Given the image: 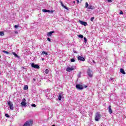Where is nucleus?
<instances>
[{"label":"nucleus","mask_w":126,"mask_h":126,"mask_svg":"<svg viewBox=\"0 0 126 126\" xmlns=\"http://www.w3.org/2000/svg\"><path fill=\"white\" fill-rule=\"evenodd\" d=\"M33 126V121L30 120L27 121L23 126Z\"/></svg>","instance_id":"f257e3e1"},{"label":"nucleus","mask_w":126,"mask_h":126,"mask_svg":"<svg viewBox=\"0 0 126 126\" xmlns=\"http://www.w3.org/2000/svg\"><path fill=\"white\" fill-rule=\"evenodd\" d=\"M100 119H101V115H100V113L96 112L95 114V121H96V122H98Z\"/></svg>","instance_id":"f03ea898"},{"label":"nucleus","mask_w":126,"mask_h":126,"mask_svg":"<svg viewBox=\"0 0 126 126\" xmlns=\"http://www.w3.org/2000/svg\"><path fill=\"white\" fill-rule=\"evenodd\" d=\"M76 88L78 90H83V86L80 84H77L76 85Z\"/></svg>","instance_id":"7ed1b4c3"},{"label":"nucleus","mask_w":126,"mask_h":126,"mask_svg":"<svg viewBox=\"0 0 126 126\" xmlns=\"http://www.w3.org/2000/svg\"><path fill=\"white\" fill-rule=\"evenodd\" d=\"M7 104L10 109V110H13L14 107H13V104L12 103V102H11V101H9L8 102H7Z\"/></svg>","instance_id":"20e7f679"},{"label":"nucleus","mask_w":126,"mask_h":126,"mask_svg":"<svg viewBox=\"0 0 126 126\" xmlns=\"http://www.w3.org/2000/svg\"><path fill=\"white\" fill-rule=\"evenodd\" d=\"M31 66L32 67H33V68H37V69H39V68H40V66L38 64H35V63H32L31 64Z\"/></svg>","instance_id":"39448f33"},{"label":"nucleus","mask_w":126,"mask_h":126,"mask_svg":"<svg viewBox=\"0 0 126 126\" xmlns=\"http://www.w3.org/2000/svg\"><path fill=\"white\" fill-rule=\"evenodd\" d=\"M88 75L90 77H92V76H93V73L92 72V70L89 69L88 70Z\"/></svg>","instance_id":"423d86ee"},{"label":"nucleus","mask_w":126,"mask_h":126,"mask_svg":"<svg viewBox=\"0 0 126 126\" xmlns=\"http://www.w3.org/2000/svg\"><path fill=\"white\" fill-rule=\"evenodd\" d=\"M77 59L78 61H81V62L85 61V58H84V57H83L78 56L77 57Z\"/></svg>","instance_id":"0eeeda50"},{"label":"nucleus","mask_w":126,"mask_h":126,"mask_svg":"<svg viewBox=\"0 0 126 126\" xmlns=\"http://www.w3.org/2000/svg\"><path fill=\"white\" fill-rule=\"evenodd\" d=\"M26 99L25 98H23L22 99V101L21 103V104L22 105V106H26Z\"/></svg>","instance_id":"6e6552de"},{"label":"nucleus","mask_w":126,"mask_h":126,"mask_svg":"<svg viewBox=\"0 0 126 126\" xmlns=\"http://www.w3.org/2000/svg\"><path fill=\"white\" fill-rule=\"evenodd\" d=\"M66 71H68V72H70L71 70H74V67L72 66L71 67H67L66 69Z\"/></svg>","instance_id":"1a4fd4ad"},{"label":"nucleus","mask_w":126,"mask_h":126,"mask_svg":"<svg viewBox=\"0 0 126 126\" xmlns=\"http://www.w3.org/2000/svg\"><path fill=\"white\" fill-rule=\"evenodd\" d=\"M60 3H61L62 6H63V7L65 8V9L68 10V8L67 7H66V6H65L62 1H60Z\"/></svg>","instance_id":"9d476101"},{"label":"nucleus","mask_w":126,"mask_h":126,"mask_svg":"<svg viewBox=\"0 0 126 126\" xmlns=\"http://www.w3.org/2000/svg\"><path fill=\"white\" fill-rule=\"evenodd\" d=\"M53 33H55V32L52 31V32H48L47 34L48 37H51V36H52Z\"/></svg>","instance_id":"9b49d317"},{"label":"nucleus","mask_w":126,"mask_h":126,"mask_svg":"<svg viewBox=\"0 0 126 126\" xmlns=\"http://www.w3.org/2000/svg\"><path fill=\"white\" fill-rule=\"evenodd\" d=\"M108 112L109 114H113V110H112V108L111 107V105H109L108 107Z\"/></svg>","instance_id":"f8f14e48"},{"label":"nucleus","mask_w":126,"mask_h":126,"mask_svg":"<svg viewBox=\"0 0 126 126\" xmlns=\"http://www.w3.org/2000/svg\"><path fill=\"white\" fill-rule=\"evenodd\" d=\"M80 23L82 24V25H84V26H86V25H87V23L86 22L80 21Z\"/></svg>","instance_id":"ddd939ff"},{"label":"nucleus","mask_w":126,"mask_h":126,"mask_svg":"<svg viewBox=\"0 0 126 126\" xmlns=\"http://www.w3.org/2000/svg\"><path fill=\"white\" fill-rule=\"evenodd\" d=\"M120 72L122 73L123 74H126V72L125 71V70L123 68H121L120 69Z\"/></svg>","instance_id":"4468645a"},{"label":"nucleus","mask_w":126,"mask_h":126,"mask_svg":"<svg viewBox=\"0 0 126 126\" xmlns=\"http://www.w3.org/2000/svg\"><path fill=\"white\" fill-rule=\"evenodd\" d=\"M12 54H13V55L14 56V57H15V58H19L18 55L16 54V53H15L14 52H12Z\"/></svg>","instance_id":"2eb2a0df"},{"label":"nucleus","mask_w":126,"mask_h":126,"mask_svg":"<svg viewBox=\"0 0 126 126\" xmlns=\"http://www.w3.org/2000/svg\"><path fill=\"white\" fill-rule=\"evenodd\" d=\"M94 7L91 5L89 6V7H88V9H94Z\"/></svg>","instance_id":"dca6fc26"},{"label":"nucleus","mask_w":126,"mask_h":126,"mask_svg":"<svg viewBox=\"0 0 126 126\" xmlns=\"http://www.w3.org/2000/svg\"><path fill=\"white\" fill-rule=\"evenodd\" d=\"M43 12H50V10H47L46 9H42Z\"/></svg>","instance_id":"f3484780"},{"label":"nucleus","mask_w":126,"mask_h":126,"mask_svg":"<svg viewBox=\"0 0 126 126\" xmlns=\"http://www.w3.org/2000/svg\"><path fill=\"white\" fill-rule=\"evenodd\" d=\"M58 100H59V101H61V100H62V94H59Z\"/></svg>","instance_id":"a211bd4d"},{"label":"nucleus","mask_w":126,"mask_h":126,"mask_svg":"<svg viewBox=\"0 0 126 126\" xmlns=\"http://www.w3.org/2000/svg\"><path fill=\"white\" fill-rule=\"evenodd\" d=\"M41 55H46V56H48V53L45 51H43Z\"/></svg>","instance_id":"6ab92c4d"},{"label":"nucleus","mask_w":126,"mask_h":126,"mask_svg":"<svg viewBox=\"0 0 126 126\" xmlns=\"http://www.w3.org/2000/svg\"><path fill=\"white\" fill-rule=\"evenodd\" d=\"M24 90H28V86L26 85L24 87Z\"/></svg>","instance_id":"aec40b11"},{"label":"nucleus","mask_w":126,"mask_h":126,"mask_svg":"<svg viewBox=\"0 0 126 126\" xmlns=\"http://www.w3.org/2000/svg\"><path fill=\"white\" fill-rule=\"evenodd\" d=\"M0 36H4V32H0Z\"/></svg>","instance_id":"412c9836"},{"label":"nucleus","mask_w":126,"mask_h":126,"mask_svg":"<svg viewBox=\"0 0 126 126\" xmlns=\"http://www.w3.org/2000/svg\"><path fill=\"white\" fill-rule=\"evenodd\" d=\"M3 53H4V54H6V55H9V52L5 51V50H3Z\"/></svg>","instance_id":"4be33fe9"},{"label":"nucleus","mask_w":126,"mask_h":126,"mask_svg":"<svg viewBox=\"0 0 126 126\" xmlns=\"http://www.w3.org/2000/svg\"><path fill=\"white\" fill-rule=\"evenodd\" d=\"M78 37H79V38H81V39H83V36L81 34L78 35Z\"/></svg>","instance_id":"5701e85b"},{"label":"nucleus","mask_w":126,"mask_h":126,"mask_svg":"<svg viewBox=\"0 0 126 126\" xmlns=\"http://www.w3.org/2000/svg\"><path fill=\"white\" fill-rule=\"evenodd\" d=\"M84 43L86 44V43H87V38L86 37H84Z\"/></svg>","instance_id":"b1692460"},{"label":"nucleus","mask_w":126,"mask_h":126,"mask_svg":"<svg viewBox=\"0 0 126 126\" xmlns=\"http://www.w3.org/2000/svg\"><path fill=\"white\" fill-rule=\"evenodd\" d=\"M89 5V4H88V2H86V4H85L86 8H87V7H88Z\"/></svg>","instance_id":"393cba45"},{"label":"nucleus","mask_w":126,"mask_h":126,"mask_svg":"<svg viewBox=\"0 0 126 126\" xmlns=\"http://www.w3.org/2000/svg\"><path fill=\"white\" fill-rule=\"evenodd\" d=\"M45 72L46 74H48V73H49V69H46Z\"/></svg>","instance_id":"a878e982"},{"label":"nucleus","mask_w":126,"mask_h":126,"mask_svg":"<svg viewBox=\"0 0 126 126\" xmlns=\"http://www.w3.org/2000/svg\"><path fill=\"white\" fill-rule=\"evenodd\" d=\"M70 62H71V63H74V62H75V60H74V59H71L70 60Z\"/></svg>","instance_id":"bb28decb"},{"label":"nucleus","mask_w":126,"mask_h":126,"mask_svg":"<svg viewBox=\"0 0 126 126\" xmlns=\"http://www.w3.org/2000/svg\"><path fill=\"white\" fill-rule=\"evenodd\" d=\"M5 116L6 118H9V117H10L9 115H8L7 114H6V113L5 114Z\"/></svg>","instance_id":"cd10ccee"},{"label":"nucleus","mask_w":126,"mask_h":126,"mask_svg":"<svg viewBox=\"0 0 126 126\" xmlns=\"http://www.w3.org/2000/svg\"><path fill=\"white\" fill-rule=\"evenodd\" d=\"M32 107H33V108H35V107H36V104H32Z\"/></svg>","instance_id":"c85d7f7f"},{"label":"nucleus","mask_w":126,"mask_h":126,"mask_svg":"<svg viewBox=\"0 0 126 126\" xmlns=\"http://www.w3.org/2000/svg\"><path fill=\"white\" fill-rule=\"evenodd\" d=\"M95 18H94V17H93L91 18V21H93V20H94Z\"/></svg>","instance_id":"c756f323"},{"label":"nucleus","mask_w":126,"mask_h":126,"mask_svg":"<svg viewBox=\"0 0 126 126\" xmlns=\"http://www.w3.org/2000/svg\"><path fill=\"white\" fill-rule=\"evenodd\" d=\"M50 12H51V13H54V12H55V10H50Z\"/></svg>","instance_id":"7c9ffc66"},{"label":"nucleus","mask_w":126,"mask_h":126,"mask_svg":"<svg viewBox=\"0 0 126 126\" xmlns=\"http://www.w3.org/2000/svg\"><path fill=\"white\" fill-rule=\"evenodd\" d=\"M47 40L49 41V42H51V39L49 37L47 38Z\"/></svg>","instance_id":"2f4dec72"},{"label":"nucleus","mask_w":126,"mask_h":126,"mask_svg":"<svg viewBox=\"0 0 126 126\" xmlns=\"http://www.w3.org/2000/svg\"><path fill=\"white\" fill-rule=\"evenodd\" d=\"M120 14H124V12L123 11H121Z\"/></svg>","instance_id":"473e14b6"},{"label":"nucleus","mask_w":126,"mask_h":126,"mask_svg":"<svg viewBox=\"0 0 126 126\" xmlns=\"http://www.w3.org/2000/svg\"><path fill=\"white\" fill-rule=\"evenodd\" d=\"M14 27H15V28H18V26L15 25Z\"/></svg>","instance_id":"72a5a7b5"},{"label":"nucleus","mask_w":126,"mask_h":126,"mask_svg":"<svg viewBox=\"0 0 126 126\" xmlns=\"http://www.w3.org/2000/svg\"><path fill=\"white\" fill-rule=\"evenodd\" d=\"M107 1H108V2H112V0H107Z\"/></svg>","instance_id":"f704fd0d"},{"label":"nucleus","mask_w":126,"mask_h":126,"mask_svg":"<svg viewBox=\"0 0 126 126\" xmlns=\"http://www.w3.org/2000/svg\"><path fill=\"white\" fill-rule=\"evenodd\" d=\"M15 34H18V32H17V31H15Z\"/></svg>","instance_id":"c9c22d12"},{"label":"nucleus","mask_w":126,"mask_h":126,"mask_svg":"<svg viewBox=\"0 0 126 126\" xmlns=\"http://www.w3.org/2000/svg\"><path fill=\"white\" fill-rule=\"evenodd\" d=\"M76 0L77 1V3H79V0Z\"/></svg>","instance_id":"e433bc0d"},{"label":"nucleus","mask_w":126,"mask_h":126,"mask_svg":"<svg viewBox=\"0 0 126 126\" xmlns=\"http://www.w3.org/2000/svg\"><path fill=\"white\" fill-rule=\"evenodd\" d=\"M83 88H87V86H84L83 87Z\"/></svg>","instance_id":"4c0bfd02"},{"label":"nucleus","mask_w":126,"mask_h":126,"mask_svg":"<svg viewBox=\"0 0 126 126\" xmlns=\"http://www.w3.org/2000/svg\"><path fill=\"white\" fill-rule=\"evenodd\" d=\"M44 60H45V59H44V58L42 59V61H44Z\"/></svg>","instance_id":"58836bf2"},{"label":"nucleus","mask_w":126,"mask_h":126,"mask_svg":"<svg viewBox=\"0 0 126 126\" xmlns=\"http://www.w3.org/2000/svg\"><path fill=\"white\" fill-rule=\"evenodd\" d=\"M73 3H75V1H73Z\"/></svg>","instance_id":"ea45409f"},{"label":"nucleus","mask_w":126,"mask_h":126,"mask_svg":"<svg viewBox=\"0 0 126 126\" xmlns=\"http://www.w3.org/2000/svg\"><path fill=\"white\" fill-rule=\"evenodd\" d=\"M52 126H56L55 125H53Z\"/></svg>","instance_id":"a19ab883"},{"label":"nucleus","mask_w":126,"mask_h":126,"mask_svg":"<svg viewBox=\"0 0 126 126\" xmlns=\"http://www.w3.org/2000/svg\"><path fill=\"white\" fill-rule=\"evenodd\" d=\"M33 80H35V79H34Z\"/></svg>","instance_id":"79ce46f5"}]
</instances>
